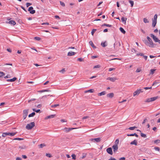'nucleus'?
I'll return each mask as SVG.
<instances>
[{
	"label": "nucleus",
	"instance_id": "f257e3e1",
	"mask_svg": "<svg viewBox=\"0 0 160 160\" xmlns=\"http://www.w3.org/2000/svg\"><path fill=\"white\" fill-rule=\"evenodd\" d=\"M147 38L148 39V41L145 40L144 42L146 45L151 48H154L155 47L156 45V44L153 43L152 39L148 36H147Z\"/></svg>",
	"mask_w": 160,
	"mask_h": 160
},
{
	"label": "nucleus",
	"instance_id": "f03ea898",
	"mask_svg": "<svg viewBox=\"0 0 160 160\" xmlns=\"http://www.w3.org/2000/svg\"><path fill=\"white\" fill-rule=\"evenodd\" d=\"M35 126V123L34 122H32L29 124H28L26 126V128L28 130L31 129Z\"/></svg>",
	"mask_w": 160,
	"mask_h": 160
},
{
	"label": "nucleus",
	"instance_id": "7ed1b4c3",
	"mask_svg": "<svg viewBox=\"0 0 160 160\" xmlns=\"http://www.w3.org/2000/svg\"><path fill=\"white\" fill-rule=\"evenodd\" d=\"M121 46V43L120 42H116L114 44V47L116 50H118L119 47Z\"/></svg>",
	"mask_w": 160,
	"mask_h": 160
},
{
	"label": "nucleus",
	"instance_id": "20e7f679",
	"mask_svg": "<svg viewBox=\"0 0 160 160\" xmlns=\"http://www.w3.org/2000/svg\"><path fill=\"white\" fill-rule=\"evenodd\" d=\"M28 110H24L23 111V119H26L27 116L28 115Z\"/></svg>",
	"mask_w": 160,
	"mask_h": 160
},
{
	"label": "nucleus",
	"instance_id": "39448f33",
	"mask_svg": "<svg viewBox=\"0 0 160 160\" xmlns=\"http://www.w3.org/2000/svg\"><path fill=\"white\" fill-rule=\"evenodd\" d=\"M143 92L142 89H138L133 93V96H135L136 95H138L140 92Z\"/></svg>",
	"mask_w": 160,
	"mask_h": 160
},
{
	"label": "nucleus",
	"instance_id": "423d86ee",
	"mask_svg": "<svg viewBox=\"0 0 160 160\" xmlns=\"http://www.w3.org/2000/svg\"><path fill=\"white\" fill-rule=\"evenodd\" d=\"M112 149H113V152L114 153H115L118 149V145H114L112 146Z\"/></svg>",
	"mask_w": 160,
	"mask_h": 160
},
{
	"label": "nucleus",
	"instance_id": "0eeeda50",
	"mask_svg": "<svg viewBox=\"0 0 160 160\" xmlns=\"http://www.w3.org/2000/svg\"><path fill=\"white\" fill-rule=\"evenodd\" d=\"M107 152L110 155H112L113 152L111 148H108L106 150Z\"/></svg>",
	"mask_w": 160,
	"mask_h": 160
},
{
	"label": "nucleus",
	"instance_id": "6e6552de",
	"mask_svg": "<svg viewBox=\"0 0 160 160\" xmlns=\"http://www.w3.org/2000/svg\"><path fill=\"white\" fill-rule=\"evenodd\" d=\"M91 141H95L97 142H100L101 140L100 138H92L90 139Z\"/></svg>",
	"mask_w": 160,
	"mask_h": 160
},
{
	"label": "nucleus",
	"instance_id": "1a4fd4ad",
	"mask_svg": "<svg viewBox=\"0 0 160 160\" xmlns=\"http://www.w3.org/2000/svg\"><path fill=\"white\" fill-rule=\"evenodd\" d=\"M76 128H65L64 129V130L66 132H69L71 130L74 129H76Z\"/></svg>",
	"mask_w": 160,
	"mask_h": 160
},
{
	"label": "nucleus",
	"instance_id": "9d476101",
	"mask_svg": "<svg viewBox=\"0 0 160 160\" xmlns=\"http://www.w3.org/2000/svg\"><path fill=\"white\" fill-rule=\"evenodd\" d=\"M107 79L108 80H109L110 81L112 82H114L117 79L116 78H111L108 77L107 78Z\"/></svg>",
	"mask_w": 160,
	"mask_h": 160
},
{
	"label": "nucleus",
	"instance_id": "9b49d317",
	"mask_svg": "<svg viewBox=\"0 0 160 160\" xmlns=\"http://www.w3.org/2000/svg\"><path fill=\"white\" fill-rule=\"evenodd\" d=\"M102 47L105 48L107 46V43L106 41L104 42H102L101 44Z\"/></svg>",
	"mask_w": 160,
	"mask_h": 160
},
{
	"label": "nucleus",
	"instance_id": "f8f14e48",
	"mask_svg": "<svg viewBox=\"0 0 160 160\" xmlns=\"http://www.w3.org/2000/svg\"><path fill=\"white\" fill-rule=\"evenodd\" d=\"M55 114L51 115H49L48 116L46 117L45 118V119H49V118H53L55 117Z\"/></svg>",
	"mask_w": 160,
	"mask_h": 160
},
{
	"label": "nucleus",
	"instance_id": "ddd939ff",
	"mask_svg": "<svg viewBox=\"0 0 160 160\" xmlns=\"http://www.w3.org/2000/svg\"><path fill=\"white\" fill-rule=\"evenodd\" d=\"M107 96L108 97H109L110 98H112L114 96V94L112 92L111 93L107 94Z\"/></svg>",
	"mask_w": 160,
	"mask_h": 160
},
{
	"label": "nucleus",
	"instance_id": "4468645a",
	"mask_svg": "<svg viewBox=\"0 0 160 160\" xmlns=\"http://www.w3.org/2000/svg\"><path fill=\"white\" fill-rule=\"evenodd\" d=\"M158 98V97L156 96V97H152V98H149V99H150V101L151 102V101H154Z\"/></svg>",
	"mask_w": 160,
	"mask_h": 160
},
{
	"label": "nucleus",
	"instance_id": "2eb2a0df",
	"mask_svg": "<svg viewBox=\"0 0 160 160\" xmlns=\"http://www.w3.org/2000/svg\"><path fill=\"white\" fill-rule=\"evenodd\" d=\"M17 79V78L16 77H14L12 79H7V82H14V81L16 80Z\"/></svg>",
	"mask_w": 160,
	"mask_h": 160
},
{
	"label": "nucleus",
	"instance_id": "dca6fc26",
	"mask_svg": "<svg viewBox=\"0 0 160 160\" xmlns=\"http://www.w3.org/2000/svg\"><path fill=\"white\" fill-rule=\"evenodd\" d=\"M17 132H7V135H9L11 136H13L15 135L17 133Z\"/></svg>",
	"mask_w": 160,
	"mask_h": 160
},
{
	"label": "nucleus",
	"instance_id": "f3484780",
	"mask_svg": "<svg viewBox=\"0 0 160 160\" xmlns=\"http://www.w3.org/2000/svg\"><path fill=\"white\" fill-rule=\"evenodd\" d=\"M122 21L123 22V23L126 24V21L127 20V18H124L123 17H122L121 19Z\"/></svg>",
	"mask_w": 160,
	"mask_h": 160
},
{
	"label": "nucleus",
	"instance_id": "a211bd4d",
	"mask_svg": "<svg viewBox=\"0 0 160 160\" xmlns=\"http://www.w3.org/2000/svg\"><path fill=\"white\" fill-rule=\"evenodd\" d=\"M131 145H135L136 146L137 145V141L136 140H134L133 141L131 142H130Z\"/></svg>",
	"mask_w": 160,
	"mask_h": 160
},
{
	"label": "nucleus",
	"instance_id": "6ab92c4d",
	"mask_svg": "<svg viewBox=\"0 0 160 160\" xmlns=\"http://www.w3.org/2000/svg\"><path fill=\"white\" fill-rule=\"evenodd\" d=\"M106 92L105 91H103L99 93H98V95L99 96H101L102 95H104L106 94Z\"/></svg>",
	"mask_w": 160,
	"mask_h": 160
},
{
	"label": "nucleus",
	"instance_id": "aec40b11",
	"mask_svg": "<svg viewBox=\"0 0 160 160\" xmlns=\"http://www.w3.org/2000/svg\"><path fill=\"white\" fill-rule=\"evenodd\" d=\"M76 52H69L68 53V56H72L75 55Z\"/></svg>",
	"mask_w": 160,
	"mask_h": 160
},
{
	"label": "nucleus",
	"instance_id": "412c9836",
	"mask_svg": "<svg viewBox=\"0 0 160 160\" xmlns=\"http://www.w3.org/2000/svg\"><path fill=\"white\" fill-rule=\"evenodd\" d=\"M128 136H135L136 137H138V135L136 134V133H134L133 134H128L127 135Z\"/></svg>",
	"mask_w": 160,
	"mask_h": 160
},
{
	"label": "nucleus",
	"instance_id": "4be33fe9",
	"mask_svg": "<svg viewBox=\"0 0 160 160\" xmlns=\"http://www.w3.org/2000/svg\"><path fill=\"white\" fill-rule=\"evenodd\" d=\"M153 39L156 42H158L160 44V40H159L158 38L156 36L153 38Z\"/></svg>",
	"mask_w": 160,
	"mask_h": 160
},
{
	"label": "nucleus",
	"instance_id": "5701e85b",
	"mask_svg": "<svg viewBox=\"0 0 160 160\" xmlns=\"http://www.w3.org/2000/svg\"><path fill=\"white\" fill-rule=\"evenodd\" d=\"M89 44L91 45V46L94 49L96 48V47L94 45L93 43L92 42V41H90L89 42Z\"/></svg>",
	"mask_w": 160,
	"mask_h": 160
},
{
	"label": "nucleus",
	"instance_id": "b1692460",
	"mask_svg": "<svg viewBox=\"0 0 160 160\" xmlns=\"http://www.w3.org/2000/svg\"><path fill=\"white\" fill-rule=\"evenodd\" d=\"M152 27H154L157 23V21L156 20H152Z\"/></svg>",
	"mask_w": 160,
	"mask_h": 160
},
{
	"label": "nucleus",
	"instance_id": "393cba45",
	"mask_svg": "<svg viewBox=\"0 0 160 160\" xmlns=\"http://www.w3.org/2000/svg\"><path fill=\"white\" fill-rule=\"evenodd\" d=\"M8 23L14 25L16 24V23L15 22L14 20H10L9 21Z\"/></svg>",
	"mask_w": 160,
	"mask_h": 160
},
{
	"label": "nucleus",
	"instance_id": "a878e982",
	"mask_svg": "<svg viewBox=\"0 0 160 160\" xmlns=\"http://www.w3.org/2000/svg\"><path fill=\"white\" fill-rule=\"evenodd\" d=\"M51 92V91L49 89H47L43 90H42L38 91V92Z\"/></svg>",
	"mask_w": 160,
	"mask_h": 160
},
{
	"label": "nucleus",
	"instance_id": "bb28decb",
	"mask_svg": "<svg viewBox=\"0 0 160 160\" xmlns=\"http://www.w3.org/2000/svg\"><path fill=\"white\" fill-rule=\"evenodd\" d=\"M119 30L122 33L124 34L125 33L126 31H125V30L123 29V28L120 27L119 28Z\"/></svg>",
	"mask_w": 160,
	"mask_h": 160
},
{
	"label": "nucleus",
	"instance_id": "cd10ccee",
	"mask_svg": "<svg viewBox=\"0 0 160 160\" xmlns=\"http://www.w3.org/2000/svg\"><path fill=\"white\" fill-rule=\"evenodd\" d=\"M94 90L93 89H90L89 90L86 91H85V93L88 92H89L91 93H92L94 92Z\"/></svg>",
	"mask_w": 160,
	"mask_h": 160
},
{
	"label": "nucleus",
	"instance_id": "c85d7f7f",
	"mask_svg": "<svg viewBox=\"0 0 160 160\" xmlns=\"http://www.w3.org/2000/svg\"><path fill=\"white\" fill-rule=\"evenodd\" d=\"M35 115V112H32L31 114H30L28 115L29 117H33Z\"/></svg>",
	"mask_w": 160,
	"mask_h": 160
},
{
	"label": "nucleus",
	"instance_id": "c756f323",
	"mask_svg": "<svg viewBox=\"0 0 160 160\" xmlns=\"http://www.w3.org/2000/svg\"><path fill=\"white\" fill-rule=\"evenodd\" d=\"M106 26L107 27H111L112 26V25H109L108 24H107L106 23H104L102 25V26Z\"/></svg>",
	"mask_w": 160,
	"mask_h": 160
},
{
	"label": "nucleus",
	"instance_id": "7c9ffc66",
	"mask_svg": "<svg viewBox=\"0 0 160 160\" xmlns=\"http://www.w3.org/2000/svg\"><path fill=\"white\" fill-rule=\"evenodd\" d=\"M137 128V127L134 126L133 127H130L128 128V129L130 130H134L135 128Z\"/></svg>",
	"mask_w": 160,
	"mask_h": 160
},
{
	"label": "nucleus",
	"instance_id": "2f4dec72",
	"mask_svg": "<svg viewBox=\"0 0 160 160\" xmlns=\"http://www.w3.org/2000/svg\"><path fill=\"white\" fill-rule=\"evenodd\" d=\"M158 15L157 14H155L154 16V18L152 19V20L157 21Z\"/></svg>",
	"mask_w": 160,
	"mask_h": 160
},
{
	"label": "nucleus",
	"instance_id": "473e14b6",
	"mask_svg": "<svg viewBox=\"0 0 160 160\" xmlns=\"http://www.w3.org/2000/svg\"><path fill=\"white\" fill-rule=\"evenodd\" d=\"M129 2L131 4V7H132L134 4V2L131 0H129Z\"/></svg>",
	"mask_w": 160,
	"mask_h": 160
},
{
	"label": "nucleus",
	"instance_id": "72a5a7b5",
	"mask_svg": "<svg viewBox=\"0 0 160 160\" xmlns=\"http://www.w3.org/2000/svg\"><path fill=\"white\" fill-rule=\"evenodd\" d=\"M141 136L142 137H143V138H146L147 137V136L145 134H144L142 133H141Z\"/></svg>",
	"mask_w": 160,
	"mask_h": 160
},
{
	"label": "nucleus",
	"instance_id": "f704fd0d",
	"mask_svg": "<svg viewBox=\"0 0 160 160\" xmlns=\"http://www.w3.org/2000/svg\"><path fill=\"white\" fill-rule=\"evenodd\" d=\"M156 70V69H152L150 70L151 72H150V74H153L154 72Z\"/></svg>",
	"mask_w": 160,
	"mask_h": 160
},
{
	"label": "nucleus",
	"instance_id": "c9c22d12",
	"mask_svg": "<svg viewBox=\"0 0 160 160\" xmlns=\"http://www.w3.org/2000/svg\"><path fill=\"white\" fill-rule=\"evenodd\" d=\"M119 143V140L118 139H117L116 140L115 142V144L114 145H118V144Z\"/></svg>",
	"mask_w": 160,
	"mask_h": 160
},
{
	"label": "nucleus",
	"instance_id": "e433bc0d",
	"mask_svg": "<svg viewBox=\"0 0 160 160\" xmlns=\"http://www.w3.org/2000/svg\"><path fill=\"white\" fill-rule=\"evenodd\" d=\"M143 22L145 23H148L149 21L146 18H144L143 19Z\"/></svg>",
	"mask_w": 160,
	"mask_h": 160
},
{
	"label": "nucleus",
	"instance_id": "4c0bfd02",
	"mask_svg": "<svg viewBox=\"0 0 160 160\" xmlns=\"http://www.w3.org/2000/svg\"><path fill=\"white\" fill-rule=\"evenodd\" d=\"M5 75V73L2 72H0V77H2L3 76H4Z\"/></svg>",
	"mask_w": 160,
	"mask_h": 160
},
{
	"label": "nucleus",
	"instance_id": "58836bf2",
	"mask_svg": "<svg viewBox=\"0 0 160 160\" xmlns=\"http://www.w3.org/2000/svg\"><path fill=\"white\" fill-rule=\"evenodd\" d=\"M97 30L96 29H93L92 30V31L91 32V34L93 36L94 33Z\"/></svg>",
	"mask_w": 160,
	"mask_h": 160
},
{
	"label": "nucleus",
	"instance_id": "ea45409f",
	"mask_svg": "<svg viewBox=\"0 0 160 160\" xmlns=\"http://www.w3.org/2000/svg\"><path fill=\"white\" fill-rule=\"evenodd\" d=\"M59 106V104H55L54 105H51V107L52 108H56V107H57V106Z\"/></svg>",
	"mask_w": 160,
	"mask_h": 160
},
{
	"label": "nucleus",
	"instance_id": "a19ab883",
	"mask_svg": "<svg viewBox=\"0 0 160 160\" xmlns=\"http://www.w3.org/2000/svg\"><path fill=\"white\" fill-rule=\"evenodd\" d=\"M87 154L86 153H83L82 155V156L81 157L83 159L85 158Z\"/></svg>",
	"mask_w": 160,
	"mask_h": 160
},
{
	"label": "nucleus",
	"instance_id": "79ce46f5",
	"mask_svg": "<svg viewBox=\"0 0 160 160\" xmlns=\"http://www.w3.org/2000/svg\"><path fill=\"white\" fill-rule=\"evenodd\" d=\"M45 146V144L44 143H42L39 145L40 148H42L43 147Z\"/></svg>",
	"mask_w": 160,
	"mask_h": 160
},
{
	"label": "nucleus",
	"instance_id": "37998d69",
	"mask_svg": "<svg viewBox=\"0 0 160 160\" xmlns=\"http://www.w3.org/2000/svg\"><path fill=\"white\" fill-rule=\"evenodd\" d=\"M34 39L37 41H39L41 40V38L39 37H35L34 38Z\"/></svg>",
	"mask_w": 160,
	"mask_h": 160
},
{
	"label": "nucleus",
	"instance_id": "c03bdc74",
	"mask_svg": "<svg viewBox=\"0 0 160 160\" xmlns=\"http://www.w3.org/2000/svg\"><path fill=\"white\" fill-rule=\"evenodd\" d=\"M160 140L159 139L155 140L154 141V142L155 143H158L160 142Z\"/></svg>",
	"mask_w": 160,
	"mask_h": 160
},
{
	"label": "nucleus",
	"instance_id": "a18cd8bd",
	"mask_svg": "<svg viewBox=\"0 0 160 160\" xmlns=\"http://www.w3.org/2000/svg\"><path fill=\"white\" fill-rule=\"evenodd\" d=\"M23 139L22 138H16L13 139L14 140H23Z\"/></svg>",
	"mask_w": 160,
	"mask_h": 160
},
{
	"label": "nucleus",
	"instance_id": "49530a36",
	"mask_svg": "<svg viewBox=\"0 0 160 160\" xmlns=\"http://www.w3.org/2000/svg\"><path fill=\"white\" fill-rule=\"evenodd\" d=\"M136 55L137 56H138L140 55V56H144V54H143V53H139L137 54Z\"/></svg>",
	"mask_w": 160,
	"mask_h": 160
},
{
	"label": "nucleus",
	"instance_id": "de8ad7c7",
	"mask_svg": "<svg viewBox=\"0 0 160 160\" xmlns=\"http://www.w3.org/2000/svg\"><path fill=\"white\" fill-rule=\"evenodd\" d=\"M47 96H50V97H53V96L52 95L48 94V95H45L43 96L42 97V98L43 97L47 98Z\"/></svg>",
	"mask_w": 160,
	"mask_h": 160
},
{
	"label": "nucleus",
	"instance_id": "09e8293b",
	"mask_svg": "<svg viewBox=\"0 0 160 160\" xmlns=\"http://www.w3.org/2000/svg\"><path fill=\"white\" fill-rule=\"evenodd\" d=\"M60 5L62 6L63 7H64L65 6V4L63 2L60 1Z\"/></svg>",
	"mask_w": 160,
	"mask_h": 160
},
{
	"label": "nucleus",
	"instance_id": "8fccbe9b",
	"mask_svg": "<svg viewBox=\"0 0 160 160\" xmlns=\"http://www.w3.org/2000/svg\"><path fill=\"white\" fill-rule=\"evenodd\" d=\"M46 156L47 157H48L49 158H51L52 157L51 155L49 153H46Z\"/></svg>",
	"mask_w": 160,
	"mask_h": 160
},
{
	"label": "nucleus",
	"instance_id": "3c124183",
	"mask_svg": "<svg viewBox=\"0 0 160 160\" xmlns=\"http://www.w3.org/2000/svg\"><path fill=\"white\" fill-rule=\"evenodd\" d=\"M154 148L155 150L158 151H160V148L158 147H155Z\"/></svg>",
	"mask_w": 160,
	"mask_h": 160
},
{
	"label": "nucleus",
	"instance_id": "603ef678",
	"mask_svg": "<svg viewBox=\"0 0 160 160\" xmlns=\"http://www.w3.org/2000/svg\"><path fill=\"white\" fill-rule=\"evenodd\" d=\"M7 132L3 133L2 134V136L3 137H5L7 135Z\"/></svg>",
	"mask_w": 160,
	"mask_h": 160
},
{
	"label": "nucleus",
	"instance_id": "864d4df0",
	"mask_svg": "<svg viewBox=\"0 0 160 160\" xmlns=\"http://www.w3.org/2000/svg\"><path fill=\"white\" fill-rule=\"evenodd\" d=\"M100 66L99 65H97L93 67V68H100Z\"/></svg>",
	"mask_w": 160,
	"mask_h": 160
},
{
	"label": "nucleus",
	"instance_id": "5fc2aeb1",
	"mask_svg": "<svg viewBox=\"0 0 160 160\" xmlns=\"http://www.w3.org/2000/svg\"><path fill=\"white\" fill-rule=\"evenodd\" d=\"M72 159H76V155L74 154H73L72 155Z\"/></svg>",
	"mask_w": 160,
	"mask_h": 160
},
{
	"label": "nucleus",
	"instance_id": "6e6d98bb",
	"mask_svg": "<svg viewBox=\"0 0 160 160\" xmlns=\"http://www.w3.org/2000/svg\"><path fill=\"white\" fill-rule=\"evenodd\" d=\"M36 100V99L35 98H32V99H31L30 100H28V102L29 103L30 102H31L32 101H35Z\"/></svg>",
	"mask_w": 160,
	"mask_h": 160
},
{
	"label": "nucleus",
	"instance_id": "4d7b16f0",
	"mask_svg": "<svg viewBox=\"0 0 160 160\" xmlns=\"http://www.w3.org/2000/svg\"><path fill=\"white\" fill-rule=\"evenodd\" d=\"M83 59L82 58H79L78 59V60L80 62H82L83 61Z\"/></svg>",
	"mask_w": 160,
	"mask_h": 160
},
{
	"label": "nucleus",
	"instance_id": "13d9d810",
	"mask_svg": "<svg viewBox=\"0 0 160 160\" xmlns=\"http://www.w3.org/2000/svg\"><path fill=\"white\" fill-rule=\"evenodd\" d=\"M31 4V3L29 2H27L26 4V6L27 7H28L29 6H30Z\"/></svg>",
	"mask_w": 160,
	"mask_h": 160
},
{
	"label": "nucleus",
	"instance_id": "bf43d9fd",
	"mask_svg": "<svg viewBox=\"0 0 160 160\" xmlns=\"http://www.w3.org/2000/svg\"><path fill=\"white\" fill-rule=\"evenodd\" d=\"M10 77H11L10 75L9 74H8L7 76H5L4 77V78H10Z\"/></svg>",
	"mask_w": 160,
	"mask_h": 160
},
{
	"label": "nucleus",
	"instance_id": "052dcab7",
	"mask_svg": "<svg viewBox=\"0 0 160 160\" xmlns=\"http://www.w3.org/2000/svg\"><path fill=\"white\" fill-rule=\"evenodd\" d=\"M144 88L145 90H148V89H152V87H145Z\"/></svg>",
	"mask_w": 160,
	"mask_h": 160
},
{
	"label": "nucleus",
	"instance_id": "680f3d73",
	"mask_svg": "<svg viewBox=\"0 0 160 160\" xmlns=\"http://www.w3.org/2000/svg\"><path fill=\"white\" fill-rule=\"evenodd\" d=\"M30 11V13L31 14H33L35 12V11Z\"/></svg>",
	"mask_w": 160,
	"mask_h": 160
},
{
	"label": "nucleus",
	"instance_id": "e2e57ef3",
	"mask_svg": "<svg viewBox=\"0 0 160 160\" xmlns=\"http://www.w3.org/2000/svg\"><path fill=\"white\" fill-rule=\"evenodd\" d=\"M65 71V69L64 68H63L60 71V72H62V73H63Z\"/></svg>",
	"mask_w": 160,
	"mask_h": 160
},
{
	"label": "nucleus",
	"instance_id": "0e129e2a",
	"mask_svg": "<svg viewBox=\"0 0 160 160\" xmlns=\"http://www.w3.org/2000/svg\"><path fill=\"white\" fill-rule=\"evenodd\" d=\"M150 35L153 39L155 37L153 34H150Z\"/></svg>",
	"mask_w": 160,
	"mask_h": 160
},
{
	"label": "nucleus",
	"instance_id": "69168bd1",
	"mask_svg": "<svg viewBox=\"0 0 160 160\" xmlns=\"http://www.w3.org/2000/svg\"><path fill=\"white\" fill-rule=\"evenodd\" d=\"M115 70V68H109V71H111L112 70Z\"/></svg>",
	"mask_w": 160,
	"mask_h": 160
},
{
	"label": "nucleus",
	"instance_id": "338daca9",
	"mask_svg": "<svg viewBox=\"0 0 160 160\" xmlns=\"http://www.w3.org/2000/svg\"><path fill=\"white\" fill-rule=\"evenodd\" d=\"M108 160H116V159L114 158L111 157Z\"/></svg>",
	"mask_w": 160,
	"mask_h": 160
},
{
	"label": "nucleus",
	"instance_id": "774afa93",
	"mask_svg": "<svg viewBox=\"0 0 160 160\" xmlns=\"http://www.w3.org/2000/svg\"><path fill=\"white\" fill-rule=\"evenodd\" d=\"M16 160H22V159L20 158L17 157L16 158Z\"/></svg>",
	"mask_w": 160,
	"mask_h": 160
}]
</instances>
